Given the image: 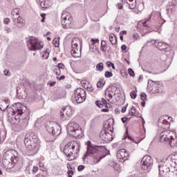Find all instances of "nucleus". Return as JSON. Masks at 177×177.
Wrapping results in <instances>:
<instances>
[{
  "mask_svg": "<svg viewBox=\"0 0 177 177\" xmlns=\"http://www.w3.org/2000/svg\"><path fill=\"white\" fill-rule=\"evenodd\" d=\"M27 156H35L39 149V139L34 133H30L25 138Z\"/></svg>",
  "mask_w": 177,
  "mask_h": 177,
  "instance_id": "1",
  "label": "nucleus"
},
{
  "mask_svg": "<svg viewBox=\"0 0 177 177\" xmlns=\"http://www.w3.org/2000/svg\"><path fill=\"white\" fill-rule=\"evenodd\" d=\"M15 154V150H9L4 153L2 161L3 168L6 169L14 168L15 165L19 162V157Z\"/></svg>",
  "mask_w": 177,
  "mask_h": 177,
  "instance_id": "2",
  "label": "nucleus"
},
{
  "mask_svg": "<svg viewBox=\"0 0 177 177\" xmlns=\"http://www.w3.org/2000/svg\"><path fill=\"white\" fill-rule=\"evenodd\" d=\"M78 153H80V145L77 141H70L64 148V154L66 156L68 161L74 160V158L78 156Z\"/></svg>",
  "mask_w": 177,
  "mask_h": 177,
  "instance_id": "3",
  "label": "nucleus"
},
{
  "mask_svg": "<svg viewBox=\"0 0 177 177\" xmlns=\"http://www.w3.org/2000/svg\"><path fill=\"white\" fill-rule=\"evenodd\" d=\"M174 136H175L174 131L165 130L160 133V142L169 145L171 147H175L177 145V138H174Z\"/></svg>",
  "mask_w": 177,
  "mask_h": 177,
  "instance_id": "4",
  "label": "nucleus"
},
{
  "mask_svg": "<svg viewBox=\"0 0 177 177\" xmlns=\"http://www.w3.org/2000/svg\"><path fill=\"white\" fill-rule=\"evenodd\" d=\"M26 110H27V107H26V106L20 103H17L15 109H10L8 115L10 117H14V118L17 121L20 120V117H21L22 114H24V111H26Z\"/></svg>",
  "mask_w": 177,
  "mask_h": 177,
  "instance_id": "5",
  "label": "nucleus"
},
{
  "mask_svg": "<svg viewBox=\"0 0 177 177\" xmlns=\"http://www.w3.org/2000/svg\"><path fill=\"white\" fill-rule=\"evenodd\" d=\"M71 53L73 57H81V39L75 37L71 42Z\"/></svg>",
  "mask_w": 177,
  "mask_h": 177,
  "instance_id": "6",
  "label": "nucleus"
},
{
  "mask_svg": "<svg viewBox=\"0 0 177 177\" xmlns=\"http://www.w3.org/2000/svg\"><path fill=\"white\" fill-rule=\"evenodd\" d=\"M67 131L73 138H79L82 133V129L80 128V125L75 122L68 123L67 125Z\"/></svg>",
  "mask_w": 177,
  "mask_h": 177,
  "instance_id": "7",
  "label": "nucleus"
},
{
  "mask_svg": "<svg viewBox=\"0 0 177 177\" xmlns=\"http://www.w3.org/2000/svg\"><path fill=\"white\" fill-rule=\"evenodd\" d=\"M46 129L48 131V134L47 137L46 138V140L47 142H55V140L56 139V136L59 135V133L55 130V128L53 127V124L50 123V122H47L46 125Z\"/></svg>",
  "mask_w": 177,
  "mask_h": 177,
  "instance_id": "8",
  "label": "nucleus"
},
{
  "mask_svg": "<svg viewBox=\"0 0 177 177\" xmlns=\"http://www.w3.org/2000/svg\"><path fill=\"white\" fill-rule=\"evenodd\" d=\"M61 24L63 28H71L73 24V16L67 12H64L61 17Z\"/></svg>",
  "mask_w": 177,
  "mask_h": 177,
  "instance_id": "9",
  "label": "nucleus"
},
{
  "mask_svg": "<svg viewBox=\"0 0 177 177\" xmlns=\"http://www.w3.org/2000/svg\"><path fill=\"white\" fill-rule=\"evenodd\" d=\"M103 147L93 145L91 141L87 142V151L84 155V158H86L88 156H93L97 154V153L102 152Z\"/></svg>",
  "mask_w": 177,
  "mask_h": 177,
  "instance_id": "10",
  "label": "nucleus"
},
{
  "mask_svg": "<svg viewBox=\"0 0 177 177\" xmlns=\"http://www.w3.org/2000/svg\"><path fill=\"white\" fill-rule=\"evenodd\" d=\"M74 100L77 103H83L86 100V91L85 89L79 88L74 92Z\"/></svg>",
  "mask_w": 177,
  "mask_h": 177,
  "instance_id": "11",
  "label": "nucleus"
},
{
  "mask_svg": "<svg viewBox=\"0 0 177 177\" xmlns=\"http://www.w3.org/2000/svg\"><path fill=\"white\" fill-rule=\"evenodd\" d=\"M73 115V109L71 106H66L62 109L60 111V118L62 121H66V120H70V117Z\"/></svg>",
  "mask_w": 177,
  "mask_h": 177,
  "instance_id": "12",
  "label": "nucleus"
},
{
  "mask_svg": "<svg viewBox=\"0 0 177 177\" xmlns=\"http://www.w3.org/2000/svg\"><path fill=\"white\" fill-rule=\"evenodd\" d=\"M153 164V159L151 158V156L147 155L143 157L142 161H141V169H143V171H147L151 167Z\"/></svg>",
  "mask_w": 177,
  "mask_h": 177,
  "instance_id": "13",
  "label": "nucleus"
},
{
  "mask_svg": "<svg viewBox=\"0 0 177 177\" xmlns=\"http://www.w3.org/2000/svg\"><path fill=\"white\" fill-rule=\"evenodd\" d=\"M105 99L112 104H114L117 102V100H115V91H114L113 88H109L106 90L105 92Z\"/></svg>",
  "mask_w": 177,
  "mask_h": 177,
  "instance_id": "14",
  "label": "nucleus"
},
{
  "mask_svg": "<svg viewBox=\"0 0 177 177\" xmlns=\"http://www.w3.org/2000/svg\"><path fill=\"white\" fill-rule=\"evenodd\" d=\"M28 46L30 50H39V49L44 48V44L38 39H31Z\"/></svg>",
  "mask_w": 177,
  "mask_h": 177,
  "instance_id": "15",
  "label": "nucleus"
},
{
  "mask_svg": "<svg viewBox=\"0 0 177 177\" xmlns=\"http://www.w3.org/2000/svg\"><path fill=\"white\" fill-rule=\"evenodd\" d=\"M117 159L120 162H122L124 161H126V160H128L129 158V153L125 149H121L119 151H118L116 154Z\"/></svg>",
  "mask_w": 177,
  "mask_h": 177,
  "instance_id": "16",
  "label": "nucleus"
},
{
  "mask_svg": "<svg viewBox=\"0 0 177 177\" xmlns=\"http://www.w3.org/2000/svg\"><path fill=\"white\" fill-rule=\"evenodd\" d=\"M106 157V155L103 153V151L98 152L97 153H95L93 155V158L91 161V165H95L100 162V160Z\"/></svg>",
  "mask_w": 177,
  "mask_h": 177,
  "instance_id": "17",
  "label": "nucleus"
},
{
  "mask_svg": "<svg viewBox=\"0 0 177 177\" xmlns=\"http://www.w3.org/2000/svg\"><path fill=\"white\" fill-rule=\"evenodd\" d=\"M100 138L104 142H110V141L113 140V137L111 136V134H110V133L106 131V130L101 131V132L100 133Z\"/></svg>",
  "mask_w": 177,
  "mask_h": 177,
  "instance_id": "18",
  "label": "nucleus"
},
{
  "mask_svg": "<svg viewBox=\"0 0 177 177\" xmlns=\"http://www.w3.org/2000/svg\"><path fill=\"white\" fill-rule=\"evenodd\" d=\"M167 120H169V116L162 115L159 118L158 123L161 127H167L169 125V122Z\"/></svg>",
  "mask_w": 177,
  "mask_h": 177,
  "instance_id": "19",
  "label": "nucleus"
},
{
  "mask_svg": "<svg viewBox=\"0 0 177 177\" xmlns=\"http://www.w3.org/2000/svg\"><path fill=\"white\" fill-rule=\"evenodd\" d=\"M95 104L100 109H103V107H107V101L104 98H102L101 101H95Z\"/></svg>",
  "mask_w": 177,
  "mask_h": 177,
  "instance_id": "20",
  "label": "nucleus"
},
{
  "mask_svg": "<svg viewBox=\"0 0 177 177\" xmlns=\"http://www.w3.org/2000/svg\"><path fill=\"white\" fill-rule=\"evenodd\" d=\"M129 115H133L134 117H140V113L136 109L135 106H132L129 112Z\"/></svg>",
  "mask_w": 177,
  "mask_h": 177,
  "instance_id": "21",
  "label": "nucleus"
},
{
  "mask_svg": "<svg viewBox=\"0 0 177 177\" xmlns=\"http://www.w3.org/2000/svg\"><path fill=\"white\" fill-rule=\"evenodd\" d=\"M37 3L40 5L44 9H46L49 6V1L48 0H36Z\"/></svg>",
  "mask_w": 177,
  "mask_h": 177,
  "instance_id": "22",
  "label": "nucleus"
},
{
  "mask_svg": "<svg viewBox=\"0 0 177 177\" xmlns=\"http://www.w3.org/2000/svg\"><path fill=\"white\" fill-rule=\"evenodd\" d=\"M109 41L112 45H115L117 44V37L113 33H111L109 35Z\"/></svg>",
  "mask_w": 177,
  "mask_h": 177,
  "instance_id": "23",
  "label": "nucleus"
},
{
  "mask_svg": "<svg viewBox=\"0 0 177 177\" xmlns=\"http://www.w3.org/2000/svg\"><path fill=\"white\" fill-rule=\"evenodd\" d=\"M146 138V130L144 131L143 133H142L141 136H140V138L138 140H137L136 141H135L134 139H132L133 142L134 143H136L137 145L140 143V142H142V140H143V139H145Z\"/></svg>",
  "mask_w": 177,
  "mask_h": 177,
  "instance_id": "24",
  "label": "nucleus"
},
{
  "mask_svg": "<svg viewBox=\"0 0 177 177\" xmlns=\"http://www.w3.org/2000/svg\"><path fill=\"white\" fill-rule=\"evenodd\" d=\"M67 168H68V177H73V175H74V171H73V167L71 166V165H70V163L67 164Z\"/></svg>",
  "mask_w": 177,
  "mask_h": 177,
  "instance_id": "25",
  "label": "nucleus"
},
{
  "mask_svg": "<svg viewBox=\"0 0 177 177\" xmlns=\"http://www.w3.org/2000/svg\"><path fill=\"white\" fill-rule=\"evenodd\" d=\"M95 70L96 71H103V70H104V64H103V62H100L97 64L95 66Z\"/></svg>",
  "mask_w": 177,
  "mask_h": 177,
  "instance_id": "26",
  "label": "nucleus"
},
{
  "mask_svg": "<svg viewBox=\"0 0 177 177\" xmlns=\"http://www.w3.org/2000/svg\"><path fill=\"white\" fill-rule=\"evenodd\" d=\"M100 50H102V52H104V53H106L107 51V44L106 43V41H104V40H102L101 41Z\"/></svg>",
  "mask_w": 177,
  "mask_h": 177,
  "instance_id": "27",
  "label": "nucleus"
},
{
  "mask_svg": "<svg viewBox=\"0 0 177 177\" xmlns=\"http://www.w3.org/2000/svg\"><path fill=\"white\" fill-rule=\"evenodd\" d=\"M80 23L83 26H85V24H86V23H88V17H86V14H84L81 17Z\"/></svg>",
  "mask_w": 177,
  "mask_h": 177,
  "instance_id": "28",
  "label": "nucleus"
},
{
  "mask_svg": "<svg viewBox=\"0 0 177 177\" xmlns=\"http://www.w3.org/2000/svg\"><path fill=\"white\" fill-rule=\"evenodd\" d=\"M8 109V104L5 101L0 102V110L5 111Z\"/></svg>",
  "mask_w": 177,
  "mask_h": 177,
  "instance_id": "29",
  "label": "nucleus"
},
{
  "mask_svg": "<svg viewBox=\"0 0 177 177\" xmlns=\"http://www.w3.org/2000/svg\"><path fill=\"white\" fill-rule=\"evenodd\" d=\"M53 44L55 48H59L60 45V38L59 37H55L53 40Z\"/></svg>",
  "mask_w": 177,
  "mask_h": 177,
  "instance_id": "30",
  "label": "nucleus"
},
{
  "mask_svg": "<svg viewBox=\"0 0 177 177\" xmlns=\"http://www.w3.org/2000/svg\"><path fill=\"white\" fill-rule=\"evenodd\" d=\"M167 44L162 43V42H159L158 44V48L159 50H164L167 49Z\"/></svg>",
  "mask_w": 177,
  "mask_h": 177,
  "instance_id": "31",
  "label": "nucleus"
},
{
  "mask_svg": "<svg viewBox=\"0 0 177 177\" xmlns=\"http://www.w3.org/2000/svg\"><path fill=\"white\" fill-rule=\"evenodd\" d=\"M104 84H106V82L103 79H100L99 82L97 83V88H103L104 86Z\"/></svg>",
  "mask_w": 177,
  "mask_h": 177,
  "instance_id": "32",
  "label": "nucleus"
},
{
  "mask_svg": "<svg viewBox=\"0 0 177 177\" xmlns=\"http://www.w3.org/2000/svg\"><path fill=\"white\" fill-rule=\"evenodd\" d=\"M41 57H43V59H48V57H49V49L47 48L45 51L41 53Z\"/></svg>",
  "mask_w": 177,
  "mask_h": 177,
  "instance_id": "33",
  "label": "nucleus"
},
{
  "mask_svg": "<svg viewBox=\"0 0 177 177\" xmlns=\"http://www.w3.org/2000/svg\"><path fill=\"white\" fill-rule=\"evenodd\" d=\"M21 122L22 127H27L28 125V118H26L24 120L19 121Z\"/></svg>",
  "mask_w": 177,
  "mask_h": 177,
  "instance_id": "34",
  "label": "nucleus"
},
{
  "mask_svg": "<svg viewBox=\"0 0 177 177\" xmlns=\"http://www.w3.org/2000/svg\"><path fill=\"white\" fill-rule=\"evenodd\" d=\"M39 167L40 168V170L43 171V172H45V171H46V167H45V164H44V162H39Z\"/></svg>",
  "mask_w": 177,
  "mask_h": 177,
  "instance_id": "35",
  "label": "nucleus"
},
{
  "mask_svg": "<svg viewBox=\"0 0 177 177\" xmlns=\"http://www.w3.org/2000/svg\"><path fill=\"white\" fill-rule=\"evenodd\" d=\"M129 6L130 9H135L136 8V1H131L129 3Z\"/></svg>",
  "mask_w": 177,
  "mask_h": 177,
  "instance_id": "36",
  "label": "nucleus"
},
{
  "mask_svg": "<svg viewBox=\"0 0 177 177\" xmlns=\"http://www.w3.org/2000/svg\"><path fill=\"white\" fill-rule=\"evenodd\" d=\"M136 92H138V91L136 89V91H131L130 93V96L131 99H136V96H138V95L136 94Z\"/></svg>",
  "mask_w": 177,
  "mask_h": 177,
  "instance_id": "37",
  "label": "nucleus"
},
{
  "mask_svg": "<svg viewBox=\"0 0 177 177\" xmlns=\"http://www.w3.org/2000/svg\"><path fill=\"white\" fill-rule=\"evenodd\" d=\"M17 23L24 24L26 23V20H24L21 17H19L17 19Z\"/></svg>",
  "mask_w": 177,
  "mask_h": 177,
  "instance_id": "38",
  "label": "nucleus"
},
{
  "mask_svg": "<svg viewBox=\"0 0 177 177\" xmlns=\"http://www.w3.org/2000/svg\"><path fill=\"white\" fill-rule=\"evenodd\" d=\"M81 84L83 85L84 88H85V89H89V86L86 84H88V82L83 80L81 82Z\"/></svg>",
  "mask_w": 177,
  "mask_h": 177,
  "instance_id": "39",
  "label": "nucleus"
},
{
  "mask_svg": "<svg viewBox=\"0 0 177 177\" xmlns=\"http://www.w3.org/2000/svg\"><path fill=\"white\" fill-rule=\"evenodd\" d=\"M140 100H147V95L145 93H140Z\"/></svg>",
  "mask_w": 177,
  "mask_h": 177,
  "instance_id": "40",
  "label": "nucleus"
},
{
  "mask_svg": "<svg viewBox=\"0 0 177 177\" xmlns=\"http://www.w3.org/2000/svg\"><path fill=\"white\" fill-rule=\"evenodd\" d=\"M128 73L129 75H130V77H135V72L133 71V70L131 68H129L128 69Z\"/></svg>",
  "mask_w": 177,
  "mask_h": 177,
  "instance_id": "41",
  "label": "nucleus"
},
{
  "mask_svg": "<svg viewBox=\"0 0 177 177\" xmlns=\"http://www.w3.org/2000/svg\"><path fill=\"white\" fill-rule=\"evenodd\" d=\"M91 45H96V44H99V39H91Z\"/></svg>",
  "mask_w": 177,
  "mask_h": 177,
  "instance_id": "42",
  "label": "nucleus"
},
{
  "mask_svg": "<svg viewBox=\"0 0 177 177\" xmlns=\"http://www.w3.org/2000/svg\"><path fill=\"white\" fill-rule=\"evenodd\" d=\"M38 172V167L37 166H33L32 169V175H35Z\"/></svg>",
  "mask_w": 177,
  "mask_h": 177,
  "instance_id": "43",
  "label": "nucleus"
},
{
  "mask_svg": "<svg viewBox=\"0 0 177 177\" xmlns=\"http://www.w3.org/2000/svg\"><path fill=\"white\" fill-rule=\"evenodd\" d=\"M104 76L106 78H110V77H113V73L111 72L106 71L104 73Z\"/></svg>",
  "mask_w": 177,
  "mask_h": 177,
  "instance_id": "44",
  "label": "nucleus"
},
{
  "mask_svg": "<svg viewBox=\"0 0 177 177\" xmlns=\"http://www.w3.org/2000/svg\"><path fill=\"white\" fill-rule=\"evenodd\" d=\"M20 13V11L19 9L16 8L12 11L13 16H19V14Z\"/></svg>",
  "mask_w": 177,
  "mask_h": 177,
  "instance_id": "45",
  "label": "nucleus"
},
{
  "mask_svg": "<svg viewBox=\"0 0 177 177\" xmlns=\"http://www.w3.org/2000/svg\"><path fill=\"white\" fill-rule=\"evenodd\" d=\"M133 41H138V39H139V34H138V33L133 34Z\"/></svg>",
  "mask_w": 177,
  "mask_h": 177,
  "instance_id": "46",
  "label": "nucleus"
},
{
  "mask_svg": "<svg viewBox=\"0 0 177 177\" xmlns=\"http://www.w3.org/2000/svg\"><path fill=\"white\" fill-rule=\"evenodd\" d=\"M84 169H85V166L84 165H80L77 167V171H84Z\"/></svg>",
  "mask_w": 177,
  "mask_h": 177,
  "instance_id": "47",
  "label": "nucleus"
},
{
  "mask_svg": "<svg viewBox=\"0 0 177 177\" xmlns=\"http://www.w3.org/2000/svg\"><path fill=\"white\" fill-rule=\"evenodd\" d=\"M3 23H4V24H8L9 23H10V19H9V18H4Z\"/></svg>",
  "mask_w": 177,
  "mask_h": 177,
  "instance_id": "48",
  "label": "nucleus"
},
{
  "mask_svg": "<svg viewBox=\"0 0 177 177\" xmlns=\"http://www.w3.org/2000/svg\"><path fill=\"white\" fill-rule=\"evenodd\" d=\"M55 74H56V75H60V68H57L55 69Z\"/></svg>",
  "mask_w": 177,
  "mask_h": 177,
  "instance_id": "49",
  "label": "nucleus"
},
{
  "mask_svg": "<svg viewBox=\"0 0 177 177\" xmlns=\"http://www.w3.org/2000/svg\"><path fill=\"white\" fill-rule=\"evenodd\" d=\"M128 106V104H127L125 106H122V113H125V111H127V107Z\"/></svg>",
  "mask_w": 177,
  "mask_h": 177,
  "instance_id": "50",
  "label": "nucleus"
},
{
  "mask_svg": "<svg viewBox=\"0 0 177 177\" xmlns=\"http://www.w3.org/2000/svg\"><path fill=\"white\" fill-rule=\"evenodd\" d=\"M127 121H128V118L127 117L122 118V122H123V124H125Z\"/></svg>",
  "mask_w": 177,
  "mask_h": 177,
  "instance_id": "51",
  "label": "nucleus"
},
{
  "mask_svg": "<svg viewBox=\"0 0 177 177\" xmlns=\"http://www.w3.org/2000/svg\"><path fill=\"white\" fill-rule=\"evenodd\" d=\"M107 67H111V64H113V63H111V62L110 61H107L106 63Z\"/></svg>",
  "mask_w": 177,
  "mask_h": 177,
  "instance_id": "52",
  "label": "nucleus"
},
{
  "mask_svg": "<svg viewBox=\"0 0 177 177\" xmlns=\"http://www.w3.org/2000/svg\"><path fill=\"white\" fill-rule=\"evenodd\" d=\"M102 113H109V109H101Z\"/></svg>",
  "mask_w": 177,
  "mask_h": 177,
  "instance_id": "53",
  "label": "nucleus"
},
{
  "mask_svg": "<svg viewBox=\"0 0 177 177\" xmlns=\"http://www.w3.org/2000/svg\"><path fill=\"white\" fill-rule=\"evenodd\" d=\"M121 49H122V50H127V45L123 44V45L121 46Z\"/></svg>",
  "mask_w": 177,
  "mask_h": 177,
  "instance_id": "54",
  "label": "nucleus"
},
{
  "mask_svg": "<svg viewBox=\"0 0 177 177\" xmlns=\"http://www.w3.org/2000/svg\"><path fill=\"white\" fill-rule=\"evenodd\" d=\"M64 78H66V76L64 75H62L60 77H57L59 81H62V80H64Z\"/></svg>",
  "mask_w": 177,
  "mask_h": 177,
  "instance_id": "55",
  "label": "nucleus"
},
{
  "mask_svg": "<svg viewBox=\"0 0 177 177\" xmlns=\"http://www.w3.org/2000/svg\"><path fill=\"white\" fill-rule=\"evenodd\" d=\"M145 105H146V100H141V106H142V107H145Z\"/></svg>",
  "mask_w": 177,
  "mask_h": 177,
  "instance_id": "56",
  "label": "nucleus"
},
{
  "mask_svg": "<svg viewBox=\"0 0 177 177\" xmlns=\"http://www.w3.org/2000/svg\"><path fill=\"white\" fill-rule=\"evenodd\" d=\"M3 74H4V75H9V71L5 70V71H3Z\"/></svg>",
  "mask_w": 177,
  "mask_h": 177,
  "instance_id": "57",
  "label": "nucleus"
},
{
  "mask_svg": "<svg viewBox=\"0 0 177 177\" xmlns=\"http://www.w3.org/2000/svg\"><path fill=\"white\" fill-rule=\"evenodd\" d=\"M64 67V65H63L62 64H58V67H57V68H63Z\"/></svg>",
  "mask_w": 177,
  "mask_h": 177,
  "instance_id": "58",
  "label": "nucleus"
},
{
  "mask_svg": "<svg viewBox=\"0 0 177 177\" xmlns=\"http://www.w3.org/2000/svg\"><path fill=\"white\" fill-rule=\"evenodd\" d=\"M120 34H121L122 35H127V30H122V31H121V32H120Z\"/></svg>",
  "mask_w": 177,
  "mask_h": 177,
  "instance_id": "59",
  "label": "nucleus"
},
{
  "mask_svg": "<svg viewBox=\"0 0 177 177\" xmlns=\"http://www.w3.org/2000/svg\"><path fill=\"white\" fill-rule=\"evenodd\" d=\"M55 84H56V82H52L50 83V86H55Z\"/></svg>",
  "mask_w": 177,
  "mask_h": 177,
  "instance_id": "60",
  "label": "nucleus"
},
{
  "mask_svg": "<svg viewBox=\"0 0 177 177\" xmlns=\"http://www.w3.org/2000/svg\"><path fill=\"white\" fill-rule=\"evenodd\" d=\"M143 27H147V21H145L142 23Z\"/></svg>",
  "mask_w": 177,
  "mask_h": 177,
  "instance_id": "61",
  "label": "nucleus"
},
{
  "mask_svg": "<svg viewBox=\"0 0 177 177\" xmlns=\"http://www.w3.org/2000/svg\"><path fill=\"white\" fill-rule=\"evenodd\" d=\"M118 9H122V4L118 3Z\"/></svg>",
  "mask_w": 177,
  "mask_h": 177,
  "instance_id": "62",
  "label": "nucleus"
},
{
  "mask_svg": "<svg viewBox=\"0 0 177 177\" xmlns=\"http://www.w3.org/2000/svg\"><path fill=\"white\" fill-rule=\"evenodd\" d=\"M46 16V14H41V17H42V19H45Z\"/></svg>",
  "mask_w": 177,
  "mask_h": 177,
  "instance_id": "63",
  "label": "nucleus"
},
{
  "mask_svg": "<svg viewBox=\"0 0 177 177\" xmlns=\"http://www.w3.org/2000/svg\"><path fill=\"white\" fill-rule=\"evenodd\" d=\"M111 66L112 67L113 70H115V66H114V64H111Z\"/></svg>",
  "mask_w": 177,
  "mask_h": 177,
  "instance_id": "64",
  "label": "nucleus"
}]
</instances>
